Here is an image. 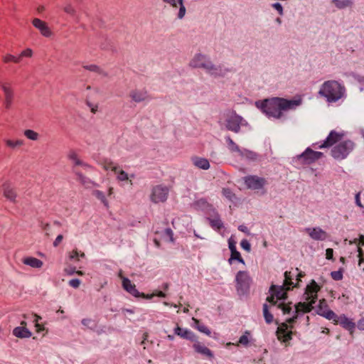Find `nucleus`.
Segmentation results:
<instances>
[{"label": "nucleus", "mask_w": 364, "mask_h": 364, "mask_svg": "<svg viewBox=\"0 0 364 364\" xmlns=\"http://www.w3.org/2000/svg\"><path fill=\"white\" fill-rule=\"evenodd\" d=\"M68 157L73 164V171L74 169H76L75 166H80L85 169L92 168L89 164L85 163L78 158V156L75 151H70L68 155Z\"/></svg>", "instance_id": "nucleus-22"}, {"label": "nucleus", "mask_w": 364, "mask_h": 364, "mask_svg": "<svg viewBox=\"0 0 364 364\" xmlns=\"http://www.w3.org/2000/svg\"><path fill=\"white\" fill-rule=\"evenodd\" d=\"M0 88L2 90L4 95V107L6 109H9L14 100V92L11 84L9 82H0Z\"/></svg>", "instance_id": "nucleus-11"}, {"label": "nucleus", "mask_w": 364, "mask_h": 364, "mask_svg": "<svg viewBox=\"0 0 364 364\" xmlns=\"http://www.w3.org/2000/svg\"><path fill=\"white\" fill-rule=\"evenodd\" d=\"M34 317H35V318L33 320V322L35 323V326H36V327L37 328V331L38 332H41V331H43L44 330V327L42 325L38 323V321L40 319H41V317L38 316V315H36V314H34Z\"/></svg>", "instance_id": "nucleus-51"}, {"label": "nucleus", "mask_w": 364, "mask_h": 364, "mask_svg": "<svg viewBox=\"0 0 364 364\" xmlns=\"http://www.w3.org/2000/svg\"><path fill=\"white\" fill-rule=\"evenodd\" d=\"M326 258L328 260H333V250L332 248L326 249Z\"/></svg>", "instance_id": "nucleus-58"}, {"label": "nucleus", "mask_w": 364, "mask_h": 364, "mask_svg": "<svg viewBox=\"0 0 364 364\" xmlns=\"http://www.w3.org/2000/svg\"><path fill=\"white\" fill-rule=\"evenodd\" d=\"M80 280L78 279H73L70 280L69 285L73 288H78L80 284Z\"/></svg>", "instance_id": "nucleus-57"}, {"label": "nucleus", "mask_w": 364, "mask_h": 364, "mask_svg": "<svg viewBox=\"0 0 364 364\" xmlns=\"http://www.w3.org/2000/svg\"><path fill=\"white\" fill-rule=\"evenodd\" d=\"M13 334L19 338H30L32 335L31 332L25 326H18L13 330Z\"/></svg>", "instance_id": "nucleus-27"}, {"label": "nucleus", "mask_w": 364, "mask_h": 364, "mask_svg": "<svg viewBox=\"0 0 364 364\" xmlns=\"http://www.w3.org/2000/svg\"><path fill=\"white\" fill-rule=\"evenodd\" d=\"M63 235H59L57 236V237L55 238V241L53 242V246L54 247H57L58 246V245L61 242V241L63 240Z\"/></svg>", "instance_id": "nucleus-64"}, {"label": "nucleus", "mask_w": 364, "mask_h": 364, "mask_svg": "<svg viewBox=\"0 0 364 364\" xmlns=\"http://www.w3.org/2000/svg\"><path fill=\"white\" fill-rule=\"evenodd\" d=\"M173 231L170 228H166L164 231V237L170 242H173Z\"/></svg>", "instance_id": "nucleus-55"}, {"label": "nucleus", "mask_w": 364, "mask_h": 364, "mask_svg": "<svg viewBox=\"0 0 364 364\" xmlns=\"http://www.w3.org/2000/svg\"><path fill=\"white\" fill-rule=\"evenodd\" d=\"M239 156L252 161H255L257 158V154L255 152L246 149H242Z\"/></svg>", "instance_id": "nucleus-35"}, {"label": "nucleus", "mask_w": 364, "mask_h": 364, "mask_svg": "<svg viewBox=\"0 0 364 364\" xmlns=\"http://www.w3.org/2000/svg\"><path fill=\"white\" fill-rule=\"evenodd\" d=\"M350 243H354L358 246H364V235H360L358 239H354L353 242H350Z\"/></svg>", "instance_id": "nucleus-56"}, {"label": "nucleus", "mask_w": 364, "mask_h": 364, "mask_svg": "<svg viewBox=\"0 0 364 364\" xmlns=\"http://www.w3.org/2000/svg\"><path fill=\"white\" fill-rule=\"evenodd\" d=\"M225 141L230 151L232 153H237L239 156L242 149L240 148V146L236 143H235L230 136L225 137Z\"/></svg>", "instance_id": "nucleus-29"}, {"label": "nucleus", "mask_w": 364, "mask_h": 364, "mask_svg": "<svg viewBox=\"0 0 364 364\" xmlns=\"http://www.w3.org/2000/svg\"><path fill=\"white\" fill-rule=\"evenodd\" d=\"M247 125V122L235 111H228L225 114V126L228 130L235 133L240 131V127Z\"/></svg>", "instance_id": "nucleus-5"}, {"label": "nucleus", "mask_w": 364, "mask_h": 364, "mask_svg": "<svg viewBox=\"0 0 364 364\" xmlns=\"http://www.w3.org/2000/svg\"><path fill=\"white\" fill-rule=\"evenodd\" d=\"M236 289L239 294L244 295L248 293L252 279L246 271H239L235 277Z\"/></svg>", "instance_id": "nucleus-8"}, {"label": "nucleus", "mask_w": 364, "mask_h": 364, "mask_svg": "<svg viewBox=\"0 0 364 364\" xmlns=\"http://www.w3.org/2000/svg\"><path fill=\"white\" fill-rule=\"evenodd\" d=\"M240 246L242 249H244L245 250H246L247 252H250L251 250V245L250 244V242H248V240H242L240 242Z\"/></svg>", "instance_id": "nucleus-54"}, {"label": "nucleus", "mask_w": 364, "mask_h": 364, "mask_svg": "<svg viewBox=\"0 0 364 364\" xmlns=\"http://www.w3.org/2000/svg\"><path fill=\"white\" fill-rule=\"evenodd\" d=\"M3 60L4 63L14 62L15 63H20V58L11 54H7L3 57Z\"/></svg>", "instance_id": "nucleus-44"}, {"label": "nucleus", "mask_w": 364, "mask_h": 364, "mask_svg": "<svg viewBox=\"0 0 364 364\" xmlns=\"http://www.w3.org/2000/svg\"><path fill=\"white\" fill-rule=\"evenodd\" d=\"M249 333L245 332L244 335H242L240 339H239V343L243 346H247L249 343V338H248Z\"/></svg>", "instance_id": "nucleus-52"}, {"label": "nucleus", "mask_w": 364, "mask_h": 364, "mask_svg": "<svg viewBox=\"0 0 364 364\" xmlns=\"http://www.w3.org/2000/svg\"><path fill=\"white\" fill-rule=\"evenodd\" d=\"M32 24L36 29L39 31L43 36L49 38L53 35L51 29L46 21H42L38 18H34L32 20Z\"/></svg>", "instance_id": "nucleus-19"}, {"label": "nucleus", "mask_w": 364, "mask_h": 364, "mask_svg": "<svg viewBox=\"0 0 364 364\" xmlns=\"http://www.w3.org/2000/svg\"><path fill=\"white\" fill-rule=\"evenodd\" d=\"M328 311H332L328 308L326 301L324 299L320 300L319 304L318 306V310H317L318 314L326 318L325 314Z\"/></svg>", "instance_id": "nucleus-33"}, {"label": "nucleus", "mask_w": 364, "mask_h": 364, "mask_svg": "<svg viewBox=\"0 0 364 364\" xmlns=\"http://www.w3.org/2000/svg\"><path fill=\"white\" fill-rule=\"evenodd\" d=\"M301 104V99L287 100L282 97H272L263 100L260 107L268 117L282 119L284 117L287 112L295 109Z\"/></svg>", "instance_id": "nucleus-1"}, {"label": "nucleus", "mask_w": 364, "mask_h": 364, "mask_svg": "<svg viewBox=\"0 0 364 364\" xmlns=\"http://www.w3.org/2000/svg\"><path fill=\"white\" fill-rule=\"evenodd\" d=\"M86 104L90 107L92 113L95 114L97 112V110H98L97 105H94L92 102H88V101L86 102Z\"/></svg>", "instance_id": "nucleus-59"}, {"label": "nucleus", "mask_w": 364, "mask_h": 364, "mask_svg": "<svg viewBox=\"0 0 364 364\" xmlns=\"http://www.w3.org/2000/svg\"><path fill=\"white\" fill-rule=\"evenodd\" d=\"M318 95L324 97L328 103H336L346 99V88L343 83L335 80H329L321 85Z\"/></svg>", "instance_id": "nucleus-3"}, {"label": "nucleus", "mask_w": 364, "mask_h": 364, "mask_svg": "<svg viewBox=\"0 0 364 364\" xmlns=\"http://www.w3.org/2000/svg\"><path fill=\"white\" fill-rule=\"evenodd\" d=\"M363 251L362 248L358 247V257L360 258L359 263H358L359 267L362 266V263L363 261Z\"/></svg>", "instance_id": "nucleus-63"}, {"label": "nucleus", "mask_w": 364, "mask_h": 364, "mask_svg": "<svg viewBox=\"0 0 364 364\" xmlns=\"http://www.w3.org/2000/svg\"><path fill=\"white\" fill-rule=\"evenodd\" d=\"M205 72L215 77H224L229 72V70L223 65H215L210 60Z\"/></svg>", "instance_id": "nucleus-15"}, {"label": "nucleus", "mask_w": 364, "mask_h": 364, "mask_svg": "<svg viewBox=\"0 0 364 364\" xmlns=\"http://www.w3.org/2000/svg\"><path fill=\"white\" fill-rule=\"evenodd\" d=\"M191 160L192 164L200 169L208 170L210 168V163L207 159L194 156Z\"/></svg>", "instance_id": "nucleus-24"}, {"label": "nucleus", "mask_w": 364, "mask_h": 364, "mask_svg": "<svg viewBox=\"0 0 364 364\" xmlns=\"http://www.w3.org/2000/svg\"><path fill=\"white\" fill-rule=\"evenodd\" d=\"M211 225L213 227L216 228L218 229H220L223 226V223L220 220H213L211 221Z\"/></svg>", "instance_id": "nucleus-60"}, {"label": "nucleus", "mask_w": 364, "mask_h": 364, "mask_svg": "<svg viewBox=\"0 0 364 364\" xmlns=\"http://www.w3.org/2000/svg\"><path fill=\"white\" fill-rule=\"evenodd\" d=\"M174 333L178 336H180L182 338L189 340L191 341H196V336L195 334L188 329H183L181 328L180 326H177L174 328Z\"/></svg>", "instance_id": "nucleus-21"}, {"label": "nucleus", "mask_w": 364, "mask_h": 364, "mask_svg": "<svg viewBox=\"0 0 364 364\" xmlns=\"http://www.w3.org/2000/svg\"><path fill=\"white\" fill-rule=\"evenodd\" d=\"M320 287L314 280H312L311 283L306 286L304 296V299L308 302H299L295 305L294 316L287 320L289 324L291 325L295 323L300 314L311 311L314 308L313 304H314L317 300V293Z\"/></svg>", "instance_id": "nucleus-2"}, {"label": "nucleus", "mask_w": 364, "mask_h": 364, "mask_svg": "<svg viewBox=\"0 0 364 364\" xmlns=\"http://www.w3.org/2000/svg\"><path fill=\"white\" fill-rule=\"evenodd\" d=\"M85 257V255L84 252H78L77 250H73L72 252H70L69 254V258L70 259H74V260H79V257Z\"/></svg>", "instance_id": "nucleus-43"}, {"label": "nucleus", "mask_w": 364, "mask_h": 364, "mask_svg": "<svg viewBox=\"0 0 364 364\" xmlns=\"http://www.w3.org/2000/svg\"><path fill=\"white\" fill-rule=\"evenodd\" d=\"M244 181L248 188L254 191L261 190L267 184V181L265 178L256 175L245 176Z\"/></svg>", "instance_id": "nucleus-10"}, {"label": "nucleus", "mask_w": 364, "mask_h": 364, "mask_svg": "<svg viewBox=\"0 0 364 364\" xmlns=\"http://www.w3.org/2000/svg\"><path fill=\"white\" fill-rule=\"evenodd\" d=\"M228 246L230 252L237 250L236 242L234 240H232L231 239H230L228 241Z\"/></svg>", "instance_id": "nucleus-62"}, {"label": "nucleus", "mask_w": 364, "mask_h": 364, "mask_svg": "<svg viewBox=\"0 0 364 364\" xmlns=\"http://www.w3.org/2000/svg\"><path fill=\"white\" fill-rule=\"evenodd\" d=\"M323 156L322 152L316 151L311 148H307L304 152L298 156V159L304 164H311Z\"/></svg>", "instance_id": "nucleus-14"}, {"label": "nucleus", "mask_w": 364, "mask_h": 364, "mask_svg": "<svg viewBox=\"0 0 364 364\" xmlns=\"http://www.w3.org/2000/svg\"><path fill=\"white\" fill-rule=\"evenodd\" d=\"M164 3L168 4L173 8H178L179 7V11L178 13V18L181 19L184 17L186 14V7L183 5V0H161Z\"/></svg>", "instance_id": "nucleus-20"}, {"label": "nucleus", "mask_w": 364, "mask_h": 364, "mask_svg": "<svg viewBox=\"0 0 364 364\" xmlns=\"http://www.w3.org/2000/svg\"><path fill=\"white\" fill-rule=\"evenodd\" d=\"M293 275L291 272L286 271L284 272V287H287V289H290L291 286L293 285L294 282H292Z\"/></svg>", "instance_id": "nucleus-37"}, {"label": "nucleus", "mask_w": 364, "mask_h": 364, "mask_svg": "<svg viewBox=\"0 0 364 364\" xmlns=\"http://www.w3.org/2000/svg\"><path fill=\"white\" fill-rule=\"evenodd\" d=\"M92 195L95 197H96L98 200H100L105 207H107V208L109 207L108 200H107V198L102 191H99V190H94L92 191Z\"/></svg>", "instance_id": "nucleus-36"}, {"label": "nucleus", "mask_w": 364, "mask_h": 364, "mask_svg": "<svg viewBox=\"0 0 364 364\" xmlns=\"http://www.w3.org/2000/svg\"><path fill=\"white\" fill-rule=\"evenodd\" d=\"M169 193L168 186L165 185H156L151 188L150 200L154 203H164L166 201Z\"/></svg>", "instance_id": "nucleus-9"}, {"label": "nucleus", "mask_w": 364, "mask_h": 364, "mask_svg": "<svg viewBox=\"0 0 364 364\" xmlns=\"http://www.w3.org/2000/svg\"><path fill=\"white\" fill-rule=\"evenodd\" d=\"M263 314L267 323H271L273 321V315L269 311V306L267 304L263 305Z\"/></svg>", "instance_id": "nucleus-38"}, {"label": "nucleus", "mask_w": 364, "mask_h": 364, "mask_svg": "<svg viewBox=\"0 0 364 364\" xmlns=\"http://www.w3.org/2000/svg\"><path fill=\"white\" fill-rule=\"evenodd\" d=\"M234 259H236L239 262L245 264V261L242 259V257H241L240 253L237 250H234V251L231 252L230 258L228 259L229 263L231 264L232 261Z\"/></svg>", "instance_id": "nucleus-40"}, {"label": "nucleus", "mask_w": 364, "mask_h": 364, "mask_svg": "<svg viewBox=\"0 0 364 364\" xmlns=\"http://www.w3.org/2000/svg\"><path fill=\"white\" fill-rule=\"evenodd\" d=\"M277 337L279 341L287 342L291 339V332L287 331L285 329L279 328L277 331Z\"/></svg>", "instance_id": "nucleus-30"}, {"label": "nucleus", "mask_w": 364, "mask_h": 364, "mask_svg": "<svg viewBox=\"0 0 364 364\" xmlns=\"http://www.w3.org/2000/svg\"><path fill=\"white\" fill-rule=\"evenodd\" d=\"M193 342H194V343L193 345V348L197 353H200V354H202L205 356H207L210 358L213 356V354L211 352V350L209 348H208L206 346H205L204 345H203L202 343H200L199 341H198L196 340Z\"/></svg>", "instance_id": "nucleus-26"}, {"label": "nucleus", "mask_w": 364, "mask_h": 364, "mask_svg": "<svg viewBox=\"0 0 364 364\" xmlns=\"http://www.w3.org/2000/svg\"><path fill=\"white\" fill-rule=\"evenodd\" d=\"M117 176V179L120 181H125L129 179L128 174L124 171L123 170H121L119 167H118L117 173H115Z\"/></svg>", "instance_id": "nucleus-45"}, {"label": "nucleus", "mask_w": 364, "mask_h": 364, "mask_svg": "<svg viewBox=\"0 0 364 364\" xmlns=\"http://www.w3.org/2000/svg\"><path fill=\"white\" fill-rule=\"evenodd\" d=\"M119 277L122 279L123 288L132 296L135 297H141L146 299H151L153 298V295H146L144 293H140L136 289L135 284H132L129 279L124 277L121 272L119 274Z\"/></svg>", "instance_id": "nucleus-12"}, {"label": "nucleus", "mask_w": 364, "mask_h": 364, "mask_svg": "<svg viewBox=\"0 0 364 364\" xmlns=\"http://www.w3.org/2000/svg\"><path fill=\"white\" fill-rule=\"evenodd\" d=\"M210 60V58L207 55L196 53L190 60L189 65L193 68H203L205 70Z\"/></svg>", "instance_id": "nucleus-16"}, {"label": "nucleus", "mask_w": 364, "mask_h": 364, "mask_svg": "<svg viewBox=\"0 0 364 364\" xmlns=\"http://www.w3.org/2000/svg\"><path fill=\"white\" fill-rule=\"evenodd\" d=\"M4 196L8 200L13 203L16 202L17 194L14 188L11 186L9 183L4 184L3 187Z\"/></svg>", "instance_id": "nucleus-25"}, {"label": "nucleus", "mask_w": 364, "mask_h": 364, "mask_svg": "<svg viewBox=\"0 0 364 364\" xmlns=\"http://www.w3.org/2000/svg\"><path fill=\"white\" fill-rule=\"evenodd\" d=\"M73 172L76 176V180L82 184L85 188H90L92 186H97L95 182L90 180L89 178L82 175L81 173L77 171V169H74Z\"/></svg>", "instance_id": "nucleus-23"}, {"label": "nucleus", "mask_w": 364, "mask_h": 364, "mask_svg": "<svg viewBox=\"0 0 364 364\" xmlns=\"http://www.w3.org/2000/svg\"><path fill=\"white\" fill-rule=\"evenodd\" d=\"M63 11L65 13L69 14L72 17L75 18V19L78 21L79 17L77 15V11L75 7L70 3L66 4L63 7Z\"/></svg>", "instance_id": "nucleus-34"}, {"label": "nucleus", "mask_w": 364, "mask_h": 364, "mask_svg": "<svg viewBox=\"0 0 364 364\" xmlns=\"http://www.w3.org/2000/svg\"><path fill=\"white\" fill-rule=\"evenodd\" d=\"M287 287H277L272 285L269 289L270 296H267V301L270 304V306H276L282 311L284 314H290L291 311V306L290 304H285L284 300L287 297Z\"/></svg>", "instance_id": "nucleus-4"}, {"label": "nucleus", "mask_w": 364, "mask_h": 364, "mask_svg": "<svg viewBox=\"0 0 364 364\" xmlns=\"http://www.w3.org/2000/svg\"><path fill=\"white\" fill-rule=\"evenodd\" d=\"M343 269L342 268L339 269L338 271H333L331 273V276L333 279L336 281H340L343 279Z\"/></svg>", "instance_id": "nucleus-46"}, {"label": "nucleus", "mask_w": 364, "mask_h": 364, "mask_svg": "<svg viewBox=\"0 0 364 364\" xmlns=\"http://www.w3.org/2000/svg\"><path fill=\"white\" fill-rule=\"evenodd\" d=\"M5 143L7 146L15 149L16 147H20L23 145V141L21 139H17V140H11V139H6L5 140Z\"/></svg>", "instance_id": "nucleus-39"}, {"label": "nucleus", "mask_w": 364, "mask_h": 364, "mask_svg": "<svg viewBox=\"0 0 364 364\" xmlns=\"http://www.w3.org/2000/svg\"><path fill=\"white\" fill-rule=\"evenodd\" d=\"M271 6L278 12L279 16L284 15V9L280 3H274L271 5Z\"/></svg>", "instance_id": "nucleus-48"}, {"label": "nucleus", "mask_w": 364, "mask_h": 364, "mask_svg": "<svg viewBox=\"0 0 364 364\" xmlns=\"http://www.w3.org/2000/svg\"><path fill=\"white\" fill-rule=\"evenodd\" d=\"M102 167L105 171H111L117 173L119 166L113 161L106 159L102 163Z\"/></svg>", "instance_id": "nucleus-31"}, {"label": "nucleus", "mask_w": 364, "mask_h": 364, "mask_svg": "<svg viewBox=\"0 0 364 364\" xmlns=\"http://www.w3.org/2000/svg\"><path fill=\"white\" fill-rule=\"evenodd\" d=\"M129 96L132 101L136 103L149 101L151 100L148 91L144 88L134 89L129 92Z\"/></svg>", "instance_id": "nucleus-17"}, {"label": "nucleus", "mask_w": 364, "mask_h": 364, "mask_svg": "<svg viewBox=\"0 0 364 364\" xmlns=\"http://www.w3.org/2000/svg\"><path fill=\"white\" fill-rule=\"evenodd\" d=\"M332 3L339 9L350 7L353 4V0H333Z\"/></svg>", "instance_id": "nucleus-32"}, {"label": "nucleus", "mask_w": 364, "mask_h": 364, "mask_svg": "<svg viewBox=\"0 0 364 364\" xmlns=\"http://www.w3.org/2000/svg\"><path fill=\"white\" fill-rule=\"evenodd\" d=\"M223 195L230 200H233L235 198V193L229 188H223Z\"/></svg>", "instance_id": "nucleus-47"}, {"label": "nucleus", "mask_w": 364, "mask_h": 364, "mask_svg": "<svg viewBox=\"0 0 364 364\" xmlns=\"http://www.w3.org/2000/svg\"><path fill=\"white\" fill-rule=\"evenodd\" d=\"M22 262L26 265H28L36 269L41 268L43 264V262L41 260L33 257H24L22 259Z\"/></svg>", "instance_id": "nucleus-28"}, {"label": "nucleus", "mask_w": 364, "mask_h": 364, "mask_svg": "<svg viewBox=\"0 0 364 364\" xmlns=\"http://www.w3.org/2000/svg\"><path fill=\"white\" fill-rule=\"evenodd\" d=\"M343 136L344 134L343 132H337L334 130H332L323 143L319 145L318 144H314L313 146L316 149L330 147L341 141Z\"/></svg>", "instance_id": "nucleus-13"}, {"label": "nucleus", "mask_w": 364, "mask_h": 364, "mask_svg": "<svg viewBox=\"0 0 364 364\" xmlns=\"http://www.w3.org/2000/svg\"><path fill=\"white\" fill-rule=\"evenodd\" d=\"M33 55V50L31 48H26V50H23L20 55H18V58H20V60L22 58H31Z\"/></svg>", "instance_id": "nucleus-49"}, {"label": "nucleus", "mask_w": 364, "mask_h": 364, "mask_svg": "<svg viewBox=\"0 0 364 364\" xmlns=\"http://www.w3.org/2000/svg\"><path fill=\"white\" fill-rule=\"evenodd\" d=\"M24 135L28 139H29L31 140H33V141L38 140V137H39V134L36 132L31 130V129L25 130Z\"/></svg>", "instance_id": "nucleus-42"}, {"label": "nucleus", "mask_w": 364, "mask_h": 364, "mask_svg": "<svg viewBox=\"0 0 364 364\" xmlns=\"http://www.w3.org/2000/svg\"><path fill=\"white\" fill-rule=\"evenodd\" d=\"M357 327L359 330L364 331V316L358 321Z\"/></svg>", "instance_id": "nucleus-61"}, {"label": "nucleus", "mask_w": 364, "mask_h": 364, "mask_svg": "<svg viewBox=\"0 0 364 364\" xmlns=\"http://www.w3.org/2000/svg\"><path fill=\"white\" fill-rule=\"evenodd\" d=\"M325 314L326 318L333 321L334 324H339L353 334L357 324L352 319L347 318L345 314L338 316L333 311H328Z\"/></svg>", "instance_id": "nucleus-7"}, {"label": "nucleus", "mask_w": 364, "mask_h": 364, "mask_svg": "<svg viewBox=\"0 0 364 364\" xmlns=\"http://www.w3.org/2000/svg\"><path fill=\"white\" fill-rule=\"evenodd\" d=\"M82 324L89 328H92L94 321L91 318H83L81 321Z\"/></svg>", "instance_id": "nucleus-53"}, {"label": "nucleus", "mask_w": 364, "mask_h": 364, "mask_svg": "<svg viewBox=\"0 0 364 364\" xmlns=\"http://www.w3.org/2000/svg\"><path fill=\"white\" fill-rule=\"evenodd\" d=\"M197 323V328L200 331L203 332L207 335H209L210 333V330L203 324H200L199 321L198 320H195Z\"/></svg>", "instance_id": "nucleus-50"}, {"label": "nucleus", "mask_w": 364, "mask_h": 364, "mask_svg": "<svg viewBox=\"0 0 364 364\" xmlns=\"http://www.w3.org/2000/svg\"><path fill=\"white\" fill-rule=\"evenodd\" d=\"M355 144L350 140L339 142L331 149V156L337 160L346 159L354 149Z\"/></svg>", "instance_id": "nucleus-6"}, {"label": "nucleus", "mask_w": 364, "mask_h": 364, "mask_svg": "<svg viewBox=\"0 0 364 364\" xmlns=\"http://www.w3.org/2000/svg\"><path fill=\"white\" fill-rule=\"evenodd\" d=\"M83 68L90 71L99 73L100 75H102L104 76L107 75V74L100 67H98L96 65H85V66H83Z\"/></svg>", "instance_id": "nucleus-41"}, {"label": "nucleus", "mask_w": 364, "mask_h": 364, "mask_svg": "<svg viewBox=\"0 0 364 364\" xmlns=\"http://www.w3.org/2000/svg\"><path fill=\"white\" fill-rule=\"evenodd\" d=\"M304 232L314 240L323 241L328 237V234L319 227L306 228L304 229Z\"/></svg>", "instance_id": "nucleus-18"}]
</instances>
